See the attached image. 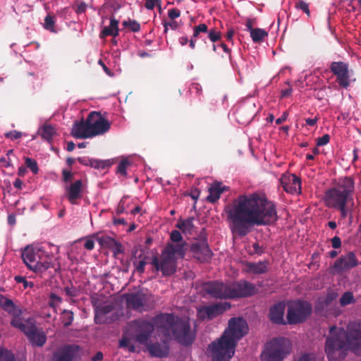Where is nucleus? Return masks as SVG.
<instances>
[{"label":"nucleus","mask_w":361,"mask_h":361,"mask_svg":"<svg viewBox=\"0 0 361 361\" xmlns=\"http://www.w3.org/2000/svg\"><path fill=\"white\" fill-rule=\"evenodd\" d=\"M283 190L290 194H300L301 190V180L295 174H283L280 178Z\"/></svg>","instance_id":"18"},{"label":"nucleus","mask_w":361,"mask_h":361,"mask_svg":"<svg viewBox=\"0 0 361 361\" xmlns=\"http://www.w3.org/2000/svg\"><path fill=\"white\" fill-rule=\"evenodd\" d=\"M80 349L78 345H66L54 354V361H73Z\"/></svg>","instance_id":"22"},{"label":"nucleus","mask_w":361,"mask_h":361,"mask_svg":"<svg viewBox=\"0 0 361 361\" xmlns=\"http://www.w3.org/2000/svg\"><path fill=\"white\" fill-rule=\"evenodd\" d=\"M207 35L208 38L214 43L219 41L221 37V32L216 31L215 28L209 30Z\"/></svg>","instance_id":"50"},{"label":"nucleus","mask_w":361,"mask_h":361,"mask_svg":"<svg viewBox=\"0 0 361 361\" xmlns=\"http://www.w3.org/2000/svg\"><path fill=\"white\" fill-rule=\"evenodd\" d=\"M298 361H317L316 357L313 353H307L302 355Z\"/></svg>","instance_id":"62"},{"label":"nucleus","mask_w":361,"mask_h":361,"mask_svg":"<svg viewBox=\"0 0 361 361\" xmlns=\"http://www.w3.org/2000/svg\"><path fill=\"white\" fill-rule=\"evenodd\" d=\"M37 133L43 140L51 142L53 137L56 134V130L51 125L45 123L39 128Z\"/></svg>","instance_id":"32"},{"label":"nucleus","mask_w":361,"mask_h":361,"mask_svg":"<svg viewBox=\"0 0 361 361\" xmlns=\"http://www.w3.org/2000/svg\"><path fill=\"white\" fill-rule=\"evenodd\" d=\"M146 301V295L141 292L126 295L127 306L134 310L142 312Z\"/></svg>","instance_id":"25"},{"label":"nucleus","mask_w":361,"mask_h":361,"mask_svg":"<svg viewBox=\"0 0 361 361\" xmlns=\"http://www.w3.org/2000/svg\"><path fill=\"white\" fill-rule=\"evenodd\" d=\"M113 161L110 159L107 160H99L94 159L93 161V168L99 169L101 171H105L109 169L112 165Z\"/></svg>","instance_id":"37"},{"label":"nucleus","mask_w":361,"mask_h":361,"mask_svg":"<svg viewBox=\"0 0 361 361\" xmlns=\"http://www.w3.org/2000/svg\"><path fill=\"white\" fill-rule=\"evenodd\" d=\"M295 7L298 9L302 10L304 13H305L307 16H310V11L309 9V4L304 1L299 0L296 4Z\"/></svg>","instance_id":"53"},{"label":"nucleus","mask_w":361,"mask_h":361,"mask_svg":"<svg viewBox=\"0 0 361 361\" xmlns=\"http://www.w3.org/2000/svg\"><path fill=\"white\" fill-rule=\"evenodd\" d=\"M330 136L328 134H325L322 137H319L317 140V146H323L329 142Z\"/></svg>","instance_id":"56"},{"label":"nucleus","mask_w":361,"mask_h":361,"mask_svg":"<svg viewBox=\"0 0 361 361\" xmlns=\"http://www.w3.org/2000/svg\"><path fill=\"white\" fill-rule=\"evenodd\" d=\"M312 305L307 301L295 300L288 306L287 323L288 324H300L306 320L312 313Z\"/></svg>","instance_id":"9"},{"label":"nucleus","mask_w":361,"mask_h":361,"mask_svg":"<svg viewBox=\"0 0 361 361\" xmlns=\"http://www.w3.org/2000/svg\"><path fill=\"white\" fill-rule=\"evenodd\" d=\"M94 312V322L97 324H108L113 322V302H103L99 298L92 300Z\"/></svg>","instance_id":"10"},{"label":"nucleus","mask_w":361,"mask_h":361,"mask_svg":"<svg viewBox=\"0 0 361 361\" xmlns=\"http://www.w3.org/2000/svg\"><path fill=\"white\" fill-rule=\"evenodd\" d=\"M131 166L132 162L127 157H122L116 167V174L121 180H124L129 177L128 171Z\"/></svg>","instance_id":"29"},{"label":"nucleus","mask_w":361,"mask_h":361,"mask_svg":"<svg viewBox=\"0 0 361 361\" xmlns=\"http://www.w3.org/2000/svg\"><path fill=\"white\" fill-rule=\"evenodd\" d=\"M360 264L355 254L350 251L338 258L334 262L333 269L337 273H342L349 271Z\"/></svg>","instance_id":"15"},{"label":"nucleus","mask_w":361,"mask_h":361,"mask_svg":"<svg viewBox=\"0 0 361 361\" xmlns=\"http://www.w3.org/2000/svg\"><path fill=\"white\" fill-rule=\"evenodd\" d=\"M193 38H200L201 34H207L208 26L205 23H200L193 27Z\"/></svg>","instance_id":"40"},{"label":"nucleus","mask_w":361,"mask_h":361,"mask_svg":"<svg viewBox=\"0 0 361 361\" xmlns=\"http://www.w3.org/2000/svg\"><path fill=\"white\" fill-rule=\"evenodd\" d=\"M235 341L228 338L222 339V336L211 343L208 346L213 361H230L235 354Z\"/></svg>","instance_id":"6"},{"label":"nucleus","mask_w":361,"mask_h":361,"mask_svg":"<svg viewBox=\"0 0 361 361\" xmlns=\"http://www.w3.org/2000/svg\"><path fill=\"white\" fill-rule=\"evenodd\" d=\"M231 307L230 302H220L210 305L204 306L198 311L200 317L202 319H212L222 314Z\"/></svg>","instance_id":"14"},{"label":"nucleus","mask_w":361,"mask_h":361,"mask_svg":"<svg viewBox=\"0 0 361 361\" xmlns=\"http://www.w3.org/2000/svg\"><path fill=\"white\" fill-rule=\"evenodd\" d=\"M355 302L353 294L350 291L345 292L340 298V305L342 307L354 303Z\"/></svg>","instance_id":"39"},{"label":"nucleus","mask_w":361,"mask_h":361,"mask_svg":"<svg viewBox=\"0 0 361 361\" xmlns=\"http://www.w3.org/2000/svg\"><path fill=\"white\" fill-rule=\"evenodd\" d=\"M228 219L239 226H268L279 219L276 204L267 199L240 195L228 211Z\"/></svg>","instance_id":"1"},{"label":"nucleus","mask_w":361,"mask_h":361,"mask_svg":"<svg viewBox=\"0 0 361 361\" xmlns=\"http://www.w3.org/2000/svg\"><path fill=\"white\" fill-rule=\"evenodd\" d=\"M62 323L64 327H68L72 324L74 319L73 312L71 310H64L62 312Z\"/></svg>","instance_id":"38"},{"label":"nucleus","mask_w":361,"mask_h":361,"mask_svg":"<svg viewBox=\"0 0 361 361\" xmlns=\"http://www.w3.org/2000/svg\"><path fill=\"white\" fill-rule=\"evenodd\" d=\"M4 310L11 315L22 314L21 310L18 307L13 301L11 302V304L4 308Z\"/></svg>","instance_id":"47"},{"label":"nucleus","mask_w":361,"mask_h":361,"mask_svg":"<svg viewBox=\"0 0 361 361\" xmlns=\"http://www.w3.org/2000/svg\"><path fill=\"white\" fill-rule=\"evenodd\" d=\"M203 289L206 293L215 299L229 298V285L221 281H209L204 284Z\"/></svg>","instance_id":"13"},{"label":"nucleus","mask_w":361,"mask_h":361,"mask_svg":"<svg viewBox=\"0 0 361 361\" xmlns=\"http://www.w3.org/2000/svg\"><path fill=\"white\" fill-rule=\"evenodd\" d=\"M248 331L247 322L242 317H233L228 322V326L222 334V339L228 338L237 345Z\"/></svg>","instance_id":"11"},{"label":"nucleus","mask_w":361,"mask_h":361,"mask_svg":"<svg viewBox=\"0 0 361 361\" xmlns=\"http://www.w3.org/2000/svg\"><path fill=\"white\" fill-rule=\"evenodd\" d=\"M156 329L166 339L171 338L181 345H191L195 339V331L191 329L189 319L180 318L170 313H160L154 317Z\"/></svg>","instance_id":"4"},{"label":"nucleus","mask_w":361,"mask_h":361,"mask_svg":"<svg viewBox=\"0 0 361 361\" xmlns=\"http://www.w3.org/2000/svg\"><path fill=\"white\" fill-rule=\"evenodd\" d=\"M32 271L36 273H42L52 267L51 259L47 257L44 259L38 258L37 262L34 264Z\"/></svg>","instance_id":"34"},{"label":"nucleus","mask_w":361,"mask_h":361,"mask_svg":"<svg viewBox=\"0 0 361 361\" xmlns=\"http://www.w3.org/2000/svg\"><path fill=\"white\" fill-rule=\"evenodd\" d=\"M86 8L87 4L83 1H80L76 4L75 11L78 14H80L85 13Z\"/></svg>","instance_id":"58"},{"label":"nucleus","mask_w":361,"mask_h":361,"mask_svg":"<svg viewBox=\"0 0 361 361\" xmlns=\"http://www.w3.org/2000/svg\"><path fill=\"white\" fill-rule=\"evenodd\" d=\"M190 250L194 257L200 262H204L212 256V252L206 240H202L192 244Z\"/></svg>","instance_id":"20"},{"label":"nucleus","mask_w":361,"mask_h":361,"mask_svg":"<svg viewBox=\"0 0 361 361\" xmlns=\"http://www.w3.org/2000/svg\"><path fill=\"white\" fill-rule=\"evenodd\" d=\"M147 350L152 356L157 357H166L169 351V348L167 345H162L159 343L148 345Z\"/></svg>","instance_id":"30"},{"label":"nucleus","mask_w":361,"mask_h":361,"mask_svg":"<svg viewBox=\"0 0 361 361\" xmlns=\"http://www.w3.org/2000/svg\"><path fill=\"white\" fill-rule=\"evenodd\" d=\"M119 346L121 348H127L130 352H134L135 350V347L134 345L131 344L130 339L128 338L123 337L120 341Z\"/></svg>","instance_id":"52"},{"label":"nucleus","mask_w":361,"mask_h":361,"mask_svg":"<svg viewBox=\"0 0 361 361\" xmlns=\"http://www.w3.org/2000/svg\"><path fill=\"white\" fill-rule=\"evenodd\" d=\"M82 180L75 181L66 188V197L72 204H77V200L82 197Z\"/></svg>","instance_id":"26"},{"label":"nucleus","mask_w":361,"mask_h":361,"mask_svg":"<svg viewBox=\"0 0 361 361\" xmlns=\"http://www.w3.org/2000/svg\"><path fill=\"white\" fill-rule=\"evenodd\" d=\"M268 261H259L257 263L245 262L246 271L254 274H262L268 271Z\"/></svg>","instance_id":"28"},{"label":"nucleus","mask_w":361,"mask_h":361,"mask_svg":"<svg viewBox=\"0 0 361 361\" xmlns=\"http://www.w3.org/2000/svg\"><path fill=\"white\" fill-rule=\"evenodd\" d=\"M25 165L29 168L34 174H37L39 171L37 163L35 159L26 157L25 160Z\"/></svg>","instance_id":"46"},{"label":"nucleus","mask_w":361,"mask_h":361,"mask_svg":"<svg viewBox=\"0 0 361 361\" xmlns=\"http://www.w3.org/2000/svg\"><path fill=\"white\" fill-rule=\"evenodd\" d=\"M139 260L134 261V264L135 266L136 270L139 273H143L145 271V267L148 263L147 261V257L141 258V255L139 256Z\"/></svg>","instance_id":"45"},{"label":"nucleus","mask_w":361,"mask_h":361,"mask_svg":"<svg viewBox=\"0 0 361 361\" xmlns=\"http://www.w3.org/2000/svg\"><path fill=\"white\" fill-rule=\"evenodd\" d=\"M63 290L66 295L71 298L77 297L79 294L78 289L72 285L71 286H66Z\"/></svg>","instance_id":"51"},{"label":"nucleus","mask_w":361,"mask_h":361,"mask_svg":"<svg viewBox=\"0 0 361 361\" xmlns=\"http://www.w3.org/2000/svg\"><path fill=\"white\" fill-rule=\"evenodd\" d=\"M4 310L11 315L22 314L21 310L18 307L13 301L11 302V304L4 308Z\"/></svg>","instance_id":"48"},{"label":"nucleus","mask_w":361,"mask_h":361,"mask_svg":"<svg viewBox=\"0 0 361 361\" xmlns=\"http://www.w3.org/2000/svg\"><path fill=\"white\" fill-rule=\"evenodd\" d=\"M25 334L27 337L29 341L34 346L42 347L46 343V334L42 329H39L35 326L34 322L31 326L26 329V333Z\"/></svg>","instance_id":"21"},{"label":"nucleus","mask_w":361,"mask_h":361,"mask_svg":"<svg viewBox=\"0 0 361 361\" xmlns=\"http://www.w3.org/2000/svg\"><path fill=\"white\" fill-rule=\"evenodd\" d=\"M361 341V326L351 322L343 328L332 326L325 343V353L330 361H338L345 358V351L357 345Z\"/></svg>","instance_id":"2"},{"label":"nucleus","mask_w":361,"mask_h":361,"mask_svg":"<svg viewBox=\"0 0 361 361\" xmlns=\"http://www.w3.org/2000/svg\"><path fill=\"white\" fill-rule=\"evenodd\" d=\"M125 28H128L132 32H138L140 30V24L135 20H124L122 23Z\"/></svg>","instance_id":"41"},{"label":"nucleus","mask_w":361,"mask_h":361,"mask_svg":"<svg viewBox=\"0 0 361 361\" xmlns=\"http://www.w3.org/2000/svg\"><path fill=\"white\" fill-rule=\"evenodd\" d=\"M7 137H9L12 140H17L22 136V133L17 130H12L6 134Z\"/></svg>","instance_id":"63"},{"label":"nucleus","mask_w":361,"mask_h":361,"mask_svg":"<svg viewBox=\"0 0 361 361\" xmlns=\"http://www.w3.org/2000/svg\"><path fill=\"white\" fill-rule=\"evenodd\" d=\"M180 16V10L177 8H172L169 10L168 16L170 19L174 20Z\"/></svg>","instance_id":"61"},{"label":"nucleus","mask_w":361,"mask_h":361,"mask_svg":"<svg viewBox=\"0 0 361 361\" xmlns=\"http://www.w3.org/2000/svg\"><path fill=\"white\" fill-rule=\"evenodd\" d=\"M146 2H145V6L146 8L149 9V10H152L155 5L157 4L159 5V10H161V6H160V3H161V0H145Z\"/></svg>","instance_id":"55"},{"label":"nucleus","mask_w":361,"mask_h":361,"mask_svg":"<svg viewBox=\"0 0 361 361\" xmlns=\"http://www.w3.org/2000/svg\"><path fill=\"white\" fill-rule=\"evenodd\" d=\"M71 135L78 139H86L93 137L91 130H90L87 121L82 119L80 121H76L74 122Z\"/></svg>","instance_id":"24"},{"label":"nucleus","mask_w":361,"mask_h":361,"mask_svg":"<svg viewBox=\"0 0 361 361\" xmlns=\"http://www.w3.org/2000/svg\"><path fill=\"white\" fill-rule=\"evenodd\" d=\"M86 121L93 137L103 134L110 128V125L108 121L102 117L100 112H90L88 114Z\"/></svg>","instance_id":"12"},{"label":"nucleus","mask_w":361,"mask_h":361,"mask_svg":"<svg viewBox=\"0 0 361 361\" xmlns=\"http://www.w3.org/2000/svg\"><path fill=\"white\" fill-rule=\"evenodd\" d=\"M62 175H63V180L66 183H68V182L72 180L74 174L71 171L63 169L62 171Z\"/></svg>","instance_id":"60"},{"label":"nucleus","mask_w":361,"mask_h":361,"mask_svg":"<svg viewBox=\"0 0 361 361\" xmlns=\"http://www.w3.org/2000/svg\"><path fill=\"white\" fill-rule=\"evenodd\" d=\"M226 190V187L221 186V183L214 182L211 187L209 188V195L207 197V200L212 203L215 202L219 199L221 194Z\"/></svg>","instance_id":"31"},{"label":"nucleus","mask_w":361,"mask_h":361,"mask_svg":"<svg viewBox=\"0 0 361 361\" xmlns=\"http://www.w3.org/2000/svg\"><path fill=\"white\" fill-rule=\"evenodd\" d=\"M130 200L129 197L125 196L123 197L119 202L117 209L116 213L118 214H122L123 212H130Z\"/></svg>","instance_id":"35"},{"label":"nucleus","mask_w":361,"mask_h":361,"mask_svg":"<svg viewBox=\"0 0 361 361\" xmlns=\"http://www.w3.org/2000/svg\"><path fill=\"white\" fill-rule=\"evenodd\" d=\"M15 281L18 283H23L24 288H27V287H34V283L32 281H27L26 278L24 276H16Z\"/></svg>","instance_id":"54"},{"label":"nucleus","mask_w":361,"mask_h":361,"mask_svg":"<svg viewBox=\"0 0 361 361\" xmlns=\"http://www.w3.org/2000/svg\"><path fill=\"white\" fill-rule=\"evenodd\" d=\"M256 114L255 105L253 103H246L240 106L235 111L237 121L246 125L251 122Z\"/></svg>","instance_id":"19"},{"label":"nucleus","mask_w":361,"mask_h":361,"mask_svg":"<svg viewBox=\"0 0 361 361\" xmlns=\"http://www.w3.org/2000/svg\"><path fill=\"white\" fill-rule=\"evenodd\" d=\"M234 238L243 237L250 232V227H231Z\"/></svg>","instance_id":"42"},{"label":"nucleus","mask_w":361,"mask_h":361,"mask_svg":"<svg viewBox=\"0 0 361 361\" xmlns=\"http://www.w3.org/2000/svg\"><path fill=\"white\" fill-rule=\"evenodd\" d=\"M13 300L8 298H6L5 297H1L0 298V307L4 310L6 308L8 305L11 304V302Z\"/></svg>","instance_id":"64"},{"label":"nucleus","mask_w":361,"mask_h":361,"mask_svg":"<svg viewBox=\"0 0 361 361\" xmlns=\"http://www.w3.org/2000/svg\"><path fill=\"white\" fill-rule=\"evenodd\" d=\"M267 36V32L261 28H255L250 32V37L254 42H262Z\"/></svg>","instance_id":"36"},{"label":"nucleus","mask_w":361,"mask_h":361,"mask_svg":"<svg viewBox=\"0 0 361 361\" xmlns=\"http://www.w3.org/2000/svg\"><path fill=\"white\" fill-rule=\"evenodd\" d=\"M12 353L6 349L0 348V361H13Z\"/></svg>","instance_id":"49"},{"label":"nucleus","mask_w":361,"mask_h":361,"mask_svg":"<svg viewBox=\"0 0 361 361\" xmlns=\"http://www.w3.org/2000/svg\"><path fill=\"white\" fill-rule=\"evenodd\" d=\"M185 243L176 245L169 244L162 251L160 259L153 256L151 264L157 271H161L164 276H170L176 271V256L183 258L185 255Z\"/></svg>","instance_id":"5"},{"label":"nucleus","mask_w":361,"mask_h":361,"mask_svg":"<svg viewBox=\"0 0 361 361\" xmlns=\"http://www.w3.org/2000/svg\"><path fill=\"white\" fill-rule=\"evenodd\" d=\"M22 259L29 269H32L34 264L37 262L39 255L31 246H27L22 252Z\"/></svg>","instance_id":"27"},{"label":"nucleus","mask_w":361,"mask_h":361,"mask_svg":"<svg viewBox=\"0 0 361 361\" xmlns=\"http://www.w3.org/2000/svg\"><path fill=\"white\" fill-rule=\"evenodd\" d=\"M94 159H89L87 157H78V161L80 164L85 165V166H90L91 167H93V161Z\"/></svg>","instance_id":"59"},{"label":"nucleus","mask_w":361,"mask_h":361,"mask_svg":"<svg viewBox=\"0 0 361 361\" xmlns=\"http://www.w3.org/2000/svg\"><path fill=\"white\" fill-rule=\"evenodd\" d=\"M170 238L174 243H180L182 240V235L178 231H173L171 233Z\"/></svg>","instance_id":"57"},{"label":"nucleus","mask_w":361,"mask_h":361,"mask_svg":"<svg viewBox=\"0 0 361 361\" xmlns=\"http://www.w3.org/2000/svg\"><path fill=\"white\" fill-rule=\"evenodd\" d=\"M353 192L354 180L351 177L339 179L335 187L325 192L324 200L326 205L340 212L338 222L330 221L327 226H337V224L348 226L353 223L351 211L348 207V203L353 200Z\"/></svg>","instance_id":"3"},{"label":"nucleus","mask_w":361,"mask_h":361,"mask_svg":"<svg viewBox=\"0 0 361 361\" xmlns=\"http://www.w3.org/2000/svg\"><path fill=\"white\" fill-rule=\"evenodd\" d=\"M286 303L284 301H280L271 306L269 310V319L276 324H285L284 313Z\"/></svg>","instance_id":"23"},{"label":"nucleus","mask_w":361,"mask_h":361,"mask_svg":"<svg viewBox=\"0 0 361 361\" xmlns=\"http://www.w3.org/2000/svg\"><path fill=\"white\" fill-rule=\"evenodd\" d=\"M55 18L51 15H47L44 18V27L51 32H55L54 28Z\"/></svg>","instance_id":"44"},{"label":"nucleus","mask_w":361,"mask_h":361,"mask_svg":"<svg viewBox=\"0 0 361 361\" xmlns=\"http://www.w3.org/2000/svg\"><path fill=\"white\" fill-rule=\"evenodd\" d=\"M229 298H245L255 293V286L247 281H240L229 285Z\"/></svg>","instance_id":"16"},{"label":"nucleus","mask_w":361,"mask_h":361,"mask_svg":"<svg viewBox=\"0 0 361 361\" xmlns=\"http://www.w3.org/2000/svg\"><path fill=\"white\" fill-rule=\"evenodd\" d=\"M130 330L135 341L140 344H147L156 328L154 317L152 320L140 318L131 321L129 324Z\"/></svg>","instance_id":"7"},{"label":"nucleus","mask_w":361,"mask_h":361,"mask_svg":"<svg viewBox=\"0 0 361 361\" xmlns=\"http://www.w3.org/2000/svg\"><path fill=\"white\" fill-rule=\"evenodd\" d=\"M331 71L336 76V82L343 87L349 86V72L348 65L342 61L332 62L329 67Z\"/></svg>","instance_id":"17"},{"label":"nucleus","mask_w":361,"mask_h":361,"mask_svg":"<svg viewBox=\"0 0 361 361\" xmlns=\"http://www.w3.org/2000/svg\"><path fill=\"white\" fill-rule=\"evenodd\" d=\"M113 35V16H110L109 17V25L106 27H104L102 30L99 37L103 39L106 36Z\"/></svg>","instance_id":"43"},{"label":"nucleus","mask_w":361,"mask_h":361,"mask_svg":"<svg viewBox=\"0 0 361 361\" xmlns=\"http://www.w3.org/2000/svg\"><path fill=\"white\" fill-rule=\"evenodd\" d=\"M13 319L11 324L13 326L20 329L24 334L26 333V329L29 328L32 324L34 320L32 319H28L25 322H23L20 317L21 314L12 315Z\"/></svg>","instance_id":"33"},{"label":"nucleus","mask_w":361,"mask_h":361,"mask_svg":"<svg viewBox=\"0 0 361 361\" xmlns=\"http://www.w3.org/2000/svg\"><path fill=\"white\" fill-rule=\"evenodd\" d=\"M289 342L285 338H274L267 343L266 349L262 354L265 361H282L288 353Z\"/></svg>","instance_id":"8"}]
</instances>
